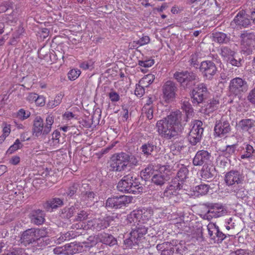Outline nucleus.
<instances>
[{"label": "nucleus", "mask_w": 255, "mask_h": 255, "mask_svg": "<svg viewBox=\"0 0 255 255\" xmlns=\"http://www.w3.org/2000/svg\"><path fill=\"white\" fill-rule=\"evenodd\" d=\"M53 123L54 117L51 115H48L47 117L45 124H44L43 120L40 117H36L33 124V135L37 137L45 138L51 130V127Z\"/></svg>", "instance_id": "nucleus-3"}, {"label": "nucleus", "mask_w": 255, "mask_h": 255, "mask_svg": "<svg viewBox=\"0 0 255 255\" xmlns=\"http://www.w3.org/2000/svg\"><path fill=\"white\" fill-rule=\"evenodd\" d=\"M150 42V38L147 36H143L136 41H133V43H136V44L139 46H142L145 44H148Z\"/></svg>", "instance_id": "nucleus-50"}, {"label": "nucleus", "mask_w": 255, "mask_h": 255, "mask_svg": "<svg viewBox=\"0 0 255 255\" xmlns=\"http://www.w3.org/2000/svg\"><path fill=\"white\" fill-rule=\"evenodd\" d=\"M63 96L64 95L62 93L57 94L54 100L50 101L48 102V106L51 108H53L59 105L61 103Z\"/></svg>", "instance_id": "nucleus-40"}, {"label": "nucleus", "mask_w": 255, "mask_h": 255, "mask_svg": "<svg viewBox=\"0 0 255 255\" xmlns=\"http://www.w3.org/2000/svg\"><path fill=\"white\" fill-rule=\"evenodd\" d=\"M199 55L197 53L192 54L190 57L189 62L190 65L194 67L197 68L198 66Z\"/></svg>", "instance_id": "nucleus-44"}, {"label": "nucleus", "mask_w": 255, "mask_h": 255, "mask_svg": "<svg viewBox=\"0 0 255 255\" xmlns=\"http://www.w3.org/2000/svg\"><path fill=\"white\" fill-rule=\"evenodd\" d=\"M110 225L109 217L106 219H94L88 221L87 222L88 229L93 230V231H99L105 229Z\"/></svg>", "instance_id": "nucleus-19"}, {"label": "nucleus", "mask_w": 255, "mask_h": 255, "mask_svg": "<svg viewBox=\"0 0 255 255\" xmlns=\"http://www.w3.org/2000/svg\"><path fill=\"white\" fill-rule=\"evenodd\" d=\"M154 60L153 59H149L144 61H138V65L145 68L151 67L154 64Z\"/></svg>", "instance_id": "nucleus-49"}, {"label": "nucleus", "mask_w": 255, "mask_h": 255, "mask_svg": "<svg viewBox=\"0 0 255 255\" xmlns=\"http://www.w3.org/2000/svg\"><path fill=\"white\" fill-rule=\"evenodd\" d=\"M129 153L121 152L113 155L112 168L114 171L122 172L128 169Z\"/></svg>", "instance_id": "nucleus-8"}, {"label": "nucleus", "mask_w": 255, "mask_h": 255, "mask_svg": "<svg viewBox=\"0 0 255 255\" xmlns=\"http://www.w3.org/2000/svg\"><path fill=\"white\" fill-rule=\"evenodd\" d=\"M227 62H229L233 66H237L238 67L242 65L241 63V59L240 58L239 60H237L234 58V57H232V58H230V59H228Z\"/></svg>", "instance_id": "nucleus-62"}, {"label": "nucleus", "mask_w": 255, "mask_h": 255, "mask_svg": "<svg viewBox=\"0 0 255 255\" xmlns=\"http://www.w3.org/2000/svg\"><path fill=\"white\" fill-rule=\"evenodd\" d=\"M174 245L169 242H164L158 244L156 246L157 250L161 252V255H173Z\"/></svg>", "instance_id": "nucleus-24"}, {"label": "nucleus", "mask_w": 255, "mask_h": 255, "mask_svg": "<svg viewBox=\"0 0 255 255\" xmlns=\"http://www.w3.org/2000/svg\"><path fill=\"white\" fill-rule=\"evenodd\" d=\"M128 160V165L130 166H136L138 164V160L134 156L129 153V159Z\"/></svg>", "instance_id": "nucleus-63"}, {"label": "nucleus", "mask_w": 255, "mask_h": 255, "mask_svg": "<svg viewBox=\"0 0 255 255\" xmlns=\"http://www.w3.org/2000/svg\"><path fill=\"white\" fill-rule=\"evenodd\" d=\"M246 151L244 154L241 156L242 159L249 158L253 156V153L255 152V150L253 147L250 144L245 145Z\"/></svg>", "instance_id": "nucleus-39"}, {"label": "nucleus", "mask_w": 255, "mask_h": 255, "mask_svg": "<svg viewBox=\"0 0 255 255\" xmlns=\"http://www.w3.org/2000/svg\"><path fill=\"white\" fill-rule=\"evenodd\" d=\"M174 78L185 89H191L194 85L193 82L197 78V75L193 72L188 71L176 72Z\"/></svg>", "instance_id": "nucleus-4"}, {"label": "nucleus", "mask_w": 255, "mask_h": 255, "mask_svg": "<svg viewBox=\"0 0 255 255\" xmlns=\"http://www.w3.org/2000/svg\"><path fill=\"white\" fill-rule=\"evenodd\" d=\"M255 122L250 119H243L239 122V126L242 130L247 131L255 126Z\"/></svg>", "instance_id": "nucleus-29"}, {"label": "nucleus", "mask_w": 255, "mask_h": 255, "mask_svg": "<svg viewBox=\"0 0 255 255\" xmlns=\"http://www.w3.org/2000/svg\"><path fill=\"white\" fill-rule=\"evenodd\" d=\"M229 255H251L247 251L243 249H239L235 251H232Z\"/></svg>", "instance_id": "nucleus-61"}, {"label": "nucleus", "mask_w": 255, "mask_h": 255, "mask_svg": "<svg viewBox=\"0 0 255 255\" xmlns=\"http://www.w3.org/2000/svg\"><path fill=\"white\" fill-rule=\"evenodd\" d=\"M229 88L231 94L240 96L248 91L249 85L245 79L236 77L230 81Z\"/></svg>", "instance_id": "nucleus-9"}, {"label": "nucleus", "mask_w": 255, "mask_h": 255, "mask_svg": "<svg viewBox=\"0 0 255 255\" xmlns=\"http://www.w3.org/2000/svg\"><path fill=\"white\" fill-rule=\"evenodd\" d=\"M144 88L143 86H141L139 84L136 85L134 93L137 96L139 97H142L144 94Z\"/></svg>", "instance_id": "nucleus-53"}, {"label": "nucleus", "mask_w": 255, "mask_h": 255, "mask_svg": "<svg viewBox=\"0 0 255 255\" xmlns=\"http://www.w3.org/2000/svg\"><path fill=\"white\" fill-rule=\"evenodd\" d=\"M208 97V95L201 94L200 92H198V91H197L196 92L192 91V96L191 98L192 99V102L194 104L198 105L199 104L204 103L205 101L207 99Z\"/></svg>", "instance_id": "nucleus-31"}, {"label": "nucleus", "mask_w": 255, "mask_h": 255, "mask_svg": "<svg viewBox=\"0 0 255 255\" xmlns=\"http://www.w3.org/2000/svg\"><path fill=\"white\" fill-rule=\"evenodd\" d=\"M93 62L91 60L84 61L80 64V67L84 70H87L93 68Z\"/></svg>", "instance_id": "nucleus-58"}, {"label": "nucleus", "mask_w": 255, "mask_h": 255, "mask_svg": "<svg viewBox=\"0 0 255 255\" xmlns=\"http://www.w3.org/2000/svg\"><path fill=\"white\" fill-rule=\"evenodd\" d=\"M207 229L209 238L214 243H222L227 237L226 234L220 231L219 227L215 223H210L207 226Z\"/></svg>", "instance_id": "nucleus-13"}, {"label": "nucleus", "mask_w": 255, "mask_h": 255, "mask_svg": "<svg viewBox=\"0 0 255 255\" xmlns=\"http://www.w3.org/2000/svg\"><path fill=\"white\" fill-rule=\"evenodd\" d=\"M181 109L184 112L183 114L179 110L172 112L166 118L157 121V131L159 135L166 139L176 138L181 132L183 126L188 118L192 115L193 109L187 101H182Z\"/></svg>", "instance_id": "nucleus-1"}, {"label": "nucleus", "mask_w": 255, "mask_h": 255, "mask_svg": "<svg viewBox=\"0 0 255 255\" xmlns=\"http://www.w3.org/2000/svg\"><path fill=\"white\" fill-rule=\"evenodd\" d=\"M82 195L83 197L85 198V199H88L90 200H92L95 197L96 194L94 193L93 191H86L82 193Z\"/></svg>", "instance_id": "nucleus-59"}, {"label": "nucleus", "mask_w": 255, "mask_h": 255, "mask_svg": "<svg viewBox=\"0 0 255 255\" xmlns=\"http://www.w3.org/2000/svg\"><path fill=\"white\" fill-rule=\"evenodd\" d=\"M182 183L177 182L176 179H173L163 192V196L170 199L176 198L178 194V190L182 188Z\"/></svg>", "instance_id": "nucleus-20"}, {"label": "nucleus", "mask_w": 255, "mask_h": 255, "mask_svg": "<svg viewBox=\"0 0 255 255\" xmlns=\"http://www.w3.org/2000/svg\"><path fill=\"white\" fill-rule=\"evenodd\" d=\"M171 173L169 165H163L160 166L158 170L152 176L151 182L154 184L161 187L170 179Z\"/></svg>", "instance_id": "nucleus-5"}, {"label": "nucleus", "mask_w": 255, "mask_h": 255, "mask_svg": "<svg viewBox=\"0 0 255 255\" xmlns=\"http://www.w3.org/2000/svg\"><path fill=\"white\" fill-rule=\"evenodd\" d=\"M154 79V76L153 75L148 74L143 78L142 80L139 82V83L141 84H144L145 83L147 82L151 84L153 82Z\"/></svg>", "instance_id": "nucleus-52"}, {"label": "nucleus", "mask_w": 255, "mask_h": 255, "mask_svg": "<svg viewBox=\"0 0 255 255\" xmlns=\"http://www.w3.org/2000/svg\"><path fill=\"white\" fill-rule=\"evenodd\" d=\"M44 211L40 209L34 210L30 214V218L32 223L39 225L42 224L44 221Z\"/></svg>", "instance_id": "nucleus-23"}, {"label": "nucleus", "mask_w": 255, "mask_h": 255, "mask_svg": "<svg viewBox=\"0 0 255 255\" xmlns=\"http://www.w3.org/2000/svg\"><path fill=\"white\" fill-rule=\"evenodd\" d=\"M152 212L151 209H143L133 211L128 215V219L130 223H138L135 228L132 229L129 234L130 236L124 240V249L131 248L144 239V236L147 233V228L141 224L146 223L151 218Z\"/></svg>", "instance_id": "nucleus-2"}, {"label": "nucleus", "mask_w": 255, "mask_h": 255, "mask_svg": "<svg viewBox=\"0 0 255 255\" xmlns=\"http://www.w3.org/2000/svg\"><path fill=\"white\" fill-rule=\"evenodd\" d=\"M219 105V101L217 100L213 99L208 104V108L211 109V110H214L215 109L218 107Z\"/></svg>", "instance_id": "nucleus-64"}, {"label": "nucleus", "mask_w": 255, "mask_h": 255, "mask_svg": "<svg viewBox=\"0 0 255 255\" xmlns=\"http://www.w3.org/2000/svg\"><path fill=\"white\" fill-rule=\"evenodd\" d=\"M99 242L111 247L117 244L116 239L112 235L103 233L98 235Z\"/></svg>", "instance_id": "nucleus-26"}, {"label": "nucleus", "mask_w": 255, "mask_h": 255, "mask_svg": "<svg viewBox=\"0 0 255 255\" xmlns=\"http://www.w3.org/2000/svg\"><path fill=\"white\" fill-rule=\"evenodd\" d=\"M244 181L242 174L237 170H231L227 172L225 176V181L228 186H234L242 184Z\"/></svg>", "instance_id": "nucleus-18"}, {"label": "nucleus", "mask_w": 255, "mask_h": 255, "mask_svg": "<svg viewBox=\"0 0 255 255\" xmlns=\"http://www.w3.org/2000/svg\"><path fill=\"white\" fill-rule=\"evenodd\" d=\"M44 229H29L24 231L20 238L21 242L27 246L35 242L40 238L46 236Z\"/></svg>", "instance_id": "nucleus-6"}, {"label": "nucleus", "mask_w": 255, "mask_h": 255, "mask_svg": "<svg viewBox=\"0 0 255 255\" xmlns=\"http://www.w3.org/2000/svg\"><path fill=\"white\" fill-rule=\"evenodd\" d=\"M201 176L204 179H211L213 177L210 169L202 170Z\"/></svg>", "instance_id": "nucleus-56"}, {"label": "nucleus", "mask_w": 255, "mask_h": 255, "mask_svg": "<svg viewBox=\"0 0 255 255\" xmlns=\"http://www.w3.org/2000/svg\"><path fill=\"white\" fill-rule=\"evenodd\" d=\"M188 173L189 170L188 168L186 166L182 165L177 173V177L175 178L177 182H180L182 185L183 182L188 178Z\"/></svg>", "instance_id": "nucleus-28"}, {"label": "nucleus", "mask_w": 255, "mask_h": 255, "mask_svg": "<svg viewBox=\"0 0 255 255\" xmlns=\"http://www.w3.org/2000/svg\"><path fill=\"white\" fill-rule=\"evenodd\" d=\"M208 208L207 213L204 215V218L210 220L213 218H216L223 216L225 212L222 205L215 203H206L205 204Z\"/></svg>", "instance_id": "nucleus-15"}, {"label": "nucleus", "mask_w": 255, "mask_h": 255, "mask_svg": "<svg viewBox=\"0 0 255 255\" xmlns=\"http://www.w3.org/2000/svg\"><path fill=\"white\" fill-rule=\"evenodd\" d=\"M213 40L219 44L227 43L230 40V37L223 32H218L212 33Z\"/></svg>", "instance_id": "nucleus-27"}, {"label": "nucleus", "mask_w": 255, "mask_h": 255, "mask_svg": "<svg viewBox=\"0 0 255 255\" xmlns=\"http://www.w3.org/2000/svg\"><path fill=\"white\" fill-rule=\"evenodd\" d=\"M155 171L153 169V166L151 164L148 165L146 168L143 169L140 172L141 177L146 180L148 179L151 175H153Z\"/></svg>", "instance_id": "nucleus-32"}, {"label": "nucleus", "mask_w": 255, "mask_h": 255, "mask_svg": "<svg viewBox=\"0 0 255 255\" xmlns=\"http://www.w3.org/2000/svg\"><path fill=\"white\" fill-rule=\"evenodd\" d=\"M247 100L252 104L255 105V87L250 91Z\"/></svg>", "instance_id": "nucleus-51"}, {"label": "nucleus", "mask_w": 255, "mask_h": 255, "mask_svg": "<svg viewBox=\"0 0 255 255\" xmlns=\"http://www.w3.org/2000/svg\"><path fill=\"white\" fill-rule=\"evenodd\" d=\"M177 91L178 86L175 82L170 80L166 81L162 87L163 98L168 103L173 101Z\"/></svg>", "instance_id": "nucleus-12"}, {"label": "nucleus", "mask_w": 255, "mask_h": 255, "mask_svg": "<svg viewBox=\"0 0 255 255\" xmlns=\"http://www.w3.org/2000/svg\"><path fill=\"white\" fill-rule=\"evenodd\" d=\"M233 191L236 193L237 198L242 199L246 198L248 194V191L241 184L234 188Z\"/></svg>", "instance_id": "nucleus-33"}, {"label": "nucleus", "mask_w": 255, "mask_h": 255, "mask_svg": "<svg viewBox=\"0 0 255 255\" xmlns=\"http://www.w3.org/2000/svg\"><path fill=\"white\" fill-rule=\"evenodd\" d=\"M132 184V185L130 186V188L128 189L127 193L135 194V193L140 192L142 191V187L140 184L133 181Z\"/></svg>", "instance_id": "nucleus-41"}, {"label": "nucleus", "mask_w": 255, "mask_h": 255, "mask_svg": "<svg viewBox=\"0 0 255 255\" xmlns=\"http://www.w3.org/2000/svg\"><path fill=\"white\" fill-rule=\"evenodd\" d=\"M132 200V198L128 196H114L106 200L105 206L107 209H120L131 203Z\"/></svg>", "instance_id": "nucleus-11"}, {"label": "nucleus", "mask_w": 255, "mask_h": 255, "mask_svg": "<svg viewBox=\"0 0 255 255\" xmlns=\"http://www.w3.org/2000/svg\"><path fill=\"white\" fill-rule=\"evenodd\" d=\"M21 143L19 139H16L15 142L9 147L7 151V152L11 154L18 149L20 148V147H21Z\"/></svg>", "instance_id": "nucleus-47"}, {"label": "nucleus", "mask_w": 255, "mask_h": 255, "mask_svg": "<svg viewBox=\"0 0 255 255\" xmlns=\"http://www.w3.org/2000/svg\"><path fill=\"white\" fill-rule=\"evenodd\" d=\"M98 235L97 237L90 236L85 241V243L87 244L86 246L88 247H93L96 245L99 241Z\"/></svg>", "instance_id": "nucleus-43"}, {"label": "nucleus", "mask_w": 255, "mask_h": 255, "mask_svg": "<svg viewBox=\"0 0 255 255\" xmlns=\"http://www.w3.org/2000/svg\"><path fill=\"white\" fill-rule=\"evenodd\" d=\"M133 176L132 174H129L124 176V177L118 182L117 188L119 191L127 193L130 186L132 185Z\"/></svg>", "instance_id": "nucleus-22"}, {"label": "nucleus", "mask_w": 255, "mask_h": 255, "mask_svg": "<svg viewBox=\"0 0 255 255\" xmlns=\"http://www.w3.org/2000/svg\"><path fill=\"white\" fill-rule=\"evenodd\" d=\"M240 37L243 52L247 55H250L254 49L255 32L245 30L241 34Z\"/></svg>", "instance_id": "nucleus-7"}, {"label": "nucleus", "mask_w": 255, "mask_h": 255, "mask_svg": "<svg viewBox=\"0 0 255 255\" xmlns=\"http://www.w3.org/2000/svg\"><path fill=\"white\" fill-rule=\"evenodd\" d=\"M203 123L201 121L196 120L191 123L192 128L188 135V140L192 145H195L201 139L203 132Z\"/></svg>", "instance_id": "nucleus-10"}, {"label": "nucleus", "mask_w": 255, "mask_h": 255, "mask_svg": "<svg viewBox=\"0 0 255 255\" xmlns=\"http://www.w3.org/2000/svg\"><path fill=\"white\" fill-rule=\"evenodd\" d=\"M81 74V71L78 69H72L68 73V77L70 80H75Z\"/></svg>", "instance_id": "nucleus-46"}, {"label": "nucleus", "mask_w": 255, "mask_h": 255, "mask_svg": "<svg viewBox=\"0 0 255 255\" xmlns=\"http://www.w3.org/2000/svg\"><path fill=\"white\" fill-rule=\"evenodd\" d=\"M232 130V127L229 121L222 118L221 120L216 121L214 131L215 135L220 137L225 136Z\"/></svg>", "instance_id": "nucleus-14"}, {"label": "nucleus", "mask_w": 255, "mask_h": 255, "mask_svg": "<svg viewBox=\"0 0 255 255\" xmlns=\"http://www.w3.org/2000/svg\"><path fill=\"white\" fill-rule=\"evenodd\" d=\"M210 188V185L201 184L194 187V191L197 192L200 195H204L207 194Z\"/></svg>", "instance_id": "nucleus-36"}, {"label": "nucleus", "mask_w": 255, "mask_h": 255, "mask_svg": "<svg viewBox=\"0 0 255 255\" xmlns=\"http://www.w3.org/2000/svg\"><path fill=\"white\" fill-rule=\"evenodd\" d=\"M173 255H183L184 249L181 245H174Z\"/></svg>", "instance_id": "nucleus-55"}, {"label": "nucleus", "mask_w": 255, "mask_h": 255, "mask_svg": "<svg viewBox=\"0 0 255 255\" xmlns=\"http://www.w3.org/2000/svg\"><path fill=\"white\" fill-rule=\"evenodd\" d=\"M156 147V146L153 142H148L141 146V150L144 154L149 155Z\"/></svg>", "instance_id": "nucleus-34"}, {"label": "nucleus", "mask_w": 255, "mask_h": 255, "mask_svg": "<svg viewBox=\"0 0 255 255\" xmlns=\"http://www.w3.org/2000/svg\"><path fill=\"white\" fill-rule=\"evenodd\" d=\"M200 92L201 94H203L206 95H209V92L208 91L206 85L204 83H200L197 85V87L193 90V92Z\"/></svg>", "instance_id": "nucleus-42"}, {"label": "nucleus", "mask_w": 255, "mask_h": 255, "mask_svg": "<svg viewBox=\"0 0 255 255\" xmlns=\"http://www.w3.org/2000/svg\"><path fill=\"white\" fill-rule=\"evenodd\" d=\"M220 54L224 59L227 61L230 58L234 57L235 52L228 46H222L220 48Z\"/></svg>", "instance_id": "nucleus-30"}, {"label": "nucleus", "mask_w": 255, "mask_h": 255, "mask_svg": "<svg viewBox=\"0 0 255 255\" xmlns=\"http://www.w3.org/2000/svg\"><path fill=\"white\" fill-rule=\"evenodd\" d=\"M234 23L240 28H247L251 24V22L245 11L241 10L237 13L232 21L231 24L233 25Z\"/></svg>", "instance_id": "nucleus-21"}, {"label": "nucleus", "mask_w": 255, "mask_h": 255, "mask_svg": "<svg viewBox=\"0 0 255 255\" xmlns=\"http://www.w3.org/2000/svg\"><path fill=\"white\" fill-rule=\"evenodd\" d=\"M211 153L205 150L197 152L193 159L194 166H202L210 164L212 161Z\"/></svg>", "instance_id": "nucleus-17"}, {"label": "nucleus", "mask_w": 255, "mask_h": 255, "mask_svg": "<svg viewBox=\"0 0 255 255\" xmlns=\"http://www.w3.org/2000/svg\"><path fill=\"white\" fill-rule=\"evenodd\" d=\"M236 144L227 145L225 152V155L228 156L229 155L234 154L236 151Z\"/></svg>", "instance_id": "nucleus-48"}, {"label": "nucleus", "mask_w": 255, "mask_h": 255, "mask_svg": "<svg viewBox=\"0 0 255 255\" xmlns=\"http://www.w3.org/2000/svg\"><path fill=\"white\" fill-rule=\"evenodd\" d=\"M75 210V208L74 206L65 207L61 210L60 216L62 218L69 219L73 215Z\"/></svg>", "instance_id": "nucleus-35"}, {"label": "nucleus", "mask_w": 255, "mask_h": 255, "mask_svg": "<svg viewBox=\"0 0 255 255\" xmlns=\"http://www.w3.org/2000/svg\"><path fill=\"white\" fill-rule=\"evenodd\" d=\"M109 97L111 101L113 102H118L120 100L119 95L114 90H112L109 93Z\"/></svg>", "instance_id": "nucleus-57"}, {"label": "nucleus", "mask_w": 255, "mask_h": 255, "mask_svg": "<svg viewBox=\"0 0 255 255\" xmlns=\"http://www.w3.org/2000/svg\"><path fill=\"white\" fill-rule=\"evenodd\" d=\"M89 214L84 210L81 211L75 217L76 221H83L88 219Z\"/></svg>", "instance_id": "nucleus-45"}, {"label": "nucleus", "mask_w": 255, "mask_h": 255, "mask_svg": "<svg viewBox=\"0 0 255 255\" xmlns=\"http://www.w3.org/2000/svg\"><path fill=\"white\" fill-rule=\"evenodd\" d=\"M80 184L74 183L68 187L67 190L64 194V195H66L67 196L72 197L75 193L78 192V191L80 189Z\"/></svg>", "instance_id": "nucleus-37"}, {"label": "nucleus", "mask_w": 255, "mask_h": 255, "mask_svg": "<svg viewBox=\"0 0 255 255\" xmlns=\"http://www.w3.org/2000/svg\"><path fill=\"white\" fill-rule=\"evenodd\" d=\"M142 111L145 112V115L148 119L151 120L153 118V109L152 107L146 108V106H144Z\"/></svg>", "instance_id": "nucleus-54"}, {"label": "nucleus", "mask_w": 255, "mask_h": 255, "mask_svg": "<svg viewBox=\"0 0 255 255\" xmlns=\"http://www.w3.org/2000/svg\"><path fill=\"white\" fill-rule=\"evenodd\" d=\"M63 205V200L59 198H54L47 201V202L43 204V207L47 211H49L53 209H57L62 206Z\"/></svg>", "instance_id": "nucleus-25"}, {"label": "nucleus", "mask_w": 255, "mask_h": 255, "mask_svg": "<svg viewBox=\"0 0 255 255\" xmlns=\"http://www.w3.org/2000/svg\"><path fill=\"white\" fill-rule=\"evenodd\" d=\"M64 247V250L65 252V255H73L77 251V245L74 243L66 244Z\"/></svg>", "instance_id": "nucleus-38"}, {"label": "nucleus", "mask_w": 255, "mask_h": 255, "mask_svg": "<svg viewBox=\"0 0 255 255\" xmlns=\"http://www.w3.org/2000/svg\"><path fill=\"white\" fill-rule=\"evenodd\" d=\"M199 69L204 77L209 80L212 79L213 76L215 75L217 71V68L215 64L210 60L202 62Z\"/></svg>", "instance_id": "nucleus-16"}, {"label": "nucleus", "mask_w": 255, "mask_h": 255, "mask_svg": "<svg viewBox=\"0 0 255 255\" xmlns=\"http://www.w3.org/2000/svg\"><path fill=\"white\" fill-rule=\"evenodd\" d=\"M60 135V132L57 130H55L52 134V138L51 140H52L53 142H54L53 144L55 145V144L58 143L59 142V136Z\"/></svg>", "instance_id": "nucleus-60"}]
</instances>
